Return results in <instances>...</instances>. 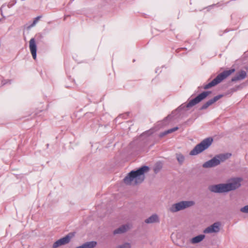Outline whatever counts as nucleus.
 <instances>
[{
	"label": "nucleus",
	"mask_w": 248,
	"mask_h": 248,
	"mask_svg": "<svg viewBox=\"0 0 248 248\" xmlns=\"http://www.w3.org/2000/svg\"><path fill=\"white\" fill-rule=\"evenodd\" d=\"M148 167L144 166L136 170H132L124 177V182L127 185L135 186L141 183L144 180V173L149 171Z\"/></svg>",
	"instance_id": "obj_1"
},
{
	"label": "nucleus",
	"mask_w": 248,
	"mask_h": 248,
	"mask_svg": "<svg viewBox=\"0 0 248 248\" xmlns=\"http://www.w3.org/2000/svg\"><path fill=\"white\" fill-rule=\"evenodd\" d=\"M241 179L234 178L227 184H221L210 186L209 187L210 191L215 193H223L234 190L240 186Z\"/></svg>",
	"instance_id": "obj_2"
},
{
	"label": "nucleus",
	"mask_w": 248,
	"mask_h": 248,
	"mask_svg": "<svg viewBox=\"0 0 248 248\" xmlns=\"http://www.w3.org/2000/svg\"><path fill=\"white\" fill-rule=\"evenodd\" d=\"M234 71L235 69L233 68L230 69L229 70H226L223 71V72L218 75L217 77L215 79H214L211 82L204 85L203 87V89H208L217 85V84L221 82L223 79H225L228 77H229Z\"/></svg>",
	"instance_id": "obj_3"
},
{
	"label": "nucleus",
	"mask_w": 248,
	"mask_h": 248,
	"mask_svg": "<svg viewBox=\"0 0 248 248\" xmlns=\"http://www.w3.org/2000/svg\"><path fill=\"white\" fill-rule=\"evenodd\" d=\"M213 139L208 138L203 140L200 143L197 144L193 150H192L189 155H197L202 151L207 149L212 144Z\"/></svg>",
	"instance_id": "obj_4"
},
{
	"label": "nucleus",
	"mask_w": 248,
	"mask_h": 248,
	"mask_svg": "<svg viewBox=\"0 0 248 248\" xmlns=\"http://www.w3.org/2000/svg\"><path fill=\"white\" fill-rule=\"evenodd\" d=\"M195 202L192 201H181L172 204L169 210L171 213H175L193 206Z\"/></svg>",
	"instance_id": "obj_5"
},
{
	"label": "nucleus",
	"mask_w": 248,
	"mask_h": 248,
	"mask_svg": "<svg viewBox=\"0 0 248 248\" xmlns=\"http://www.w3.org/2000/svg\"><path fill=\"white\" fill-rule=\"evenodd\" d=\"M210 92L209 91L202 93L195 98L190 100L186 105V107L187 108L192 107L204 99L210 94Z\"/></svg>",
	"instance_id": "obj_6"
},
{
	"label": "nucleus",
	"mask_w": 248,
	"mask_h": 248,
	"mask_svg": "<svg viewBox=\"0 0 248 248\" xmlns=\"http://www.w3.org/2000/svg\"><path fill=\"white\" fill-rule=\"evenodd\" d=\"M221 225L220 222H216L205 229L203 232L204 233H217L220 231Z\"/></svg>",
	"instance_id": "obj_7"
},
{
	"label": "nucleus",
	"mask_w": 248,
	"mask_h": 248,
	"mask_svg": "<svg viewBox=\"0 0 248 248\" xmlns=\"http://www.w3.org/2000/svg\"><path fill=\"white\" fill-rule=\"evenodd\" d=\"M72 235H70V234L66 235L54 243L53 248H57L61 246L68 244L70 241Z\"/></svg>",
	"instance_id": "obj_8"
},
{
	"label": "nucleus",
	"mask_w": 248,
	"mask_h": 248,
	"mask_svg": "<svg viewBox=\"0 0 248 248\" xmlns=\"http://www.w3.org/2000/svg\"><path fill=\"white\" fill-rule=\"evenodd\" d=\"M219 164V161L216 156H215L211 160L205 162L202 165L205 168H212L217 166Z\"/></svg>",
	"instance_id": "obj_9"
},
{
	"label": "nucleus",
	"mask_w": 248,
	"mask_h": 248,
	"mask_svg": "<svg viewBox=\"0 0 248 248\" xmlns=\"http://www.w3.org/2000/svg\"><path fill=\"white\" fill-rule=\"evenodd\" d=\"M29 47L33 58L35 60L36 58L37 46L34 38H31L29 42Z\"/></svg>",
	"instance_id": "obj_10"
},
{
	"label": "nucleus",
	"mask_w": 248,
	"mask_h": 248,
	"mask_svg": "<svg viewBox=\"0 0 248 248\" xmlns=\"http://www.w3.org/2000/svg\"><path fill=\"white\" fill-rule=\"evenodd\" d=\"M222 97V95H218L215 96L213 98L208 100L205 103H204L201 107V109H206L208 107L214 104L215 102L217 101L220 98Z\"/></svg>",
	"instance_id": "obj_11"
},
{
	"label": "nucleus",
	"mask_w": 248,
	"mask_h": 248,
	"mask_svg": "<svg viewBox=\"0 0 248 248\" xmlns=\"http://www.w3.org/2000/svg\"><path fill=\"white\" fill-rule=\"evenodd\" d=\"M247 77V73L246 71L241 70L236 74V75L233 77L231 80L232 82H236L239 80H242L245 79Z\"/></svg>",
	"instance_id": "obj_12"
},
{
	"label": "nucleus",
	"mask_w": 248,
	"mask_h": 248,
	"mask_svg": "<svg viewBox=\"0 0 248 248\" xmlns=\"http://www.w3.org/2000/svg\"><path fill=\"white\" fill-rule=\"evenodd\" d=\"M130 229V226L128 224L123 225L113 231L114 234H121L126 232Z\"/></svg>",
	"instance_id": "obj_13"
},
{
	"label": "nucleus",
	"mask_w": 248,
	"mask_h": 248,
	"mask_svg": "<svg viewBox=\"0 0 248 248\" xmlns=\"http://www.w3.org/2000/svg\"><path fill=\"white\" fill-rule=\"evenodd\" d=\"M159 222V218L157 215L155 214L145 220L147 224L157 223Z\"/></svg>",
	"instance_id": "obj_14"
},
{
	"label": "nucleus",
	"mask_w": 248,
	"mask_h": 248,
	"mask_svg": "<svg viewBox=\"0 0 248 248\" xmlns=\"http://www.w3.org/2000/svg\"><path fill=\"white\" fill-rule=\"evenodd\" d=\"M96 242L93 241L83 243L81 246H78L76 248H94L96 247Z\"/></svg>",
	"instance_id": "obj_15"
},
{
	"label": "nucleus",
	"mask_w": 248,
	"mask_h": 248,
	"mask_svg": "<svg viewBox=\"0 0 248 248\" xmlns=\"http://www.w3.org/2000/svg\"><path fill=\"white\" fill-rule=\"evenodd\" d=\"M205 236L204 234H200L192 238L190 240V242L193 244L200 243L205 238Z\"/></svg>",
	"instance_id": "obj_16"
},
{
	"label": "nucleus",
	"mask_w": 248,
	"mask_h": 248,
	"mask_svg": "<svg viewBox=\"0 0 248 248\" xmlns=\"http://www.w3.org/2000/svg\"><path fill=\"white\" fill-rule=\"evenodd\" d=\"M231 156V154L230 153H226L224 154H220L217 155H216V157L217 158V159L219 161V164L221 162H223L225 161L226 159L230 158Z\"/></svg>",
	"instance_id": "obj_17"
},
{
	"label": "nucleus",
	"mask_w": 248,
	"mask_h": 248,
	"mask_svg": "<svg viewBox=\"0 0 248 248\" xmlns=\"http://www.w3.org/2000/svg\"><path fill=\"white\" fill-rule=\"evenodd\" d=\"M176 159L180 165H182L185 161V156L181 153L176 154Z\"/></svg>",
	"instance_id": "obj_18"
},
{
	"label": "nucleus",
	"mask_w": 248,
	"mask_h": 248,
	"mask_svg": "<svg viewBox=\"0 0 248 248\" xmlns=\"http://www.w3.org/2000/svg\"><path fill=\"white\" fill-rule=\"evenodd\" d=\"M178 129V127H173L172 128L170 129H169V130H168L167 131H165L163 133H162L161 134V136H163L166 135H167L168 134L172 133V132L176 131Z\"/></svg>",
	"instance_id": "obj_19"
},
{
	"label": "nucleus",
	"mask_w": 248,
	"mask_h": 248,
	"mask_svg": "<svg viewBox=\"0 0 248 248\" xmlns=\"http://www.w3.org/2000/svg\"><path fill=\"white\" fill-rule=\"evenodd\" d=\"M117 248H131V245L129 243H124L119 245Z\"/></svg>",
	"instance_id": "obj_20"
},
{
	"label": "nucleus",
	"mask_w": 248,
	"mask_h": 248,
	"mask_svg": "<svg viewBox=\"0 0 248 248\" xmlns=\"http://www.w3.org/2000/svg\"><path fill=\"white\" fill-rule=\"evenodd\" d=\"M41 17V16H38L36 17H35L34 19V20L32 22V23L29 26V28H31V27H33V26H34L38 22V21L39 20V19H40V18Z\"/></svg>",
	"instance_id": "obj_21"
},
{
	"label": "nucleus",
	"mask_w": 248,
	"mask_h": 248,
	"mask_svg": "<svg viewBox=\"0 0 248 248\" xmlns=\"http://www.w3.org/2000/svg\"><path fill=\"white\" fill-rule=\"evenodd\" d=\"M241 212L244 213H248V205L245 206L244 207L240 209Z\"/></svg>",
	"instance_id": "obj_22"
},
{
	"label": "nucleus",
	"mask_w": 248,
	"mask_h": 248,
	"mask_svg": "<svg viewBox=\"0 0 248 248\" xmlns=\"http://www.w3.org/2000/svg\"><path fill=\"white\" fill-rule=\"evenodd\" d=\"M16 3V1L15 0V1L12 4H10V3H9L8 5V6L10 8V7H12L13 5H14V4H15Z\"/></svg>",
	"instance_id": "obj_23"
}]
</instances>
